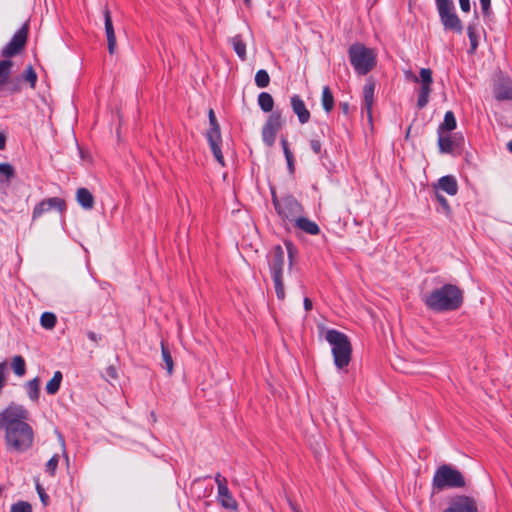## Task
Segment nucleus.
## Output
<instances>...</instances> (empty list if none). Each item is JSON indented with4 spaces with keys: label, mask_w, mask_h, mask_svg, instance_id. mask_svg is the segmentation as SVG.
I'll list each match as a JSON object with an SVG mask.
<instances>
[{
    "label": "nucleus",
    "mask_w": 512,
    "mask_h": 512,
    "mask_svg": "<svg viewBox=\"0 0 512 512\" xmlns=\"http://www.w3.org/2000/svg\"><path fill=\"white\" fill-rule=\"evenodd\" d=\"M51 211L49 206L45 204L43 201L39 202L33 209L32 212V220L35 221L39 217H41L44 213Z\"/></svg>",
    "instance_id": "obj_40"
},
{
    "label": "nucleus",
    "mask_w": 512,
    "mask_h": 512,
    "mask_svg": "<svg viewBox=\"0 0 512 512\" xmlns=\"http://www.w3.org/2000/svg\"><path fill=\"white\" fill-rule=\"evenodd\" d=\"M214 479L217 484V489H219L221 485H227V479L223 477L220 473H216Z\"/></svg>",
    "instance_id": "obj_50"
},
{
    "label": "nucleus",
    "mask_w": 512,
    "mask_h": 512,
    "mask_svg": "<svg viewBox=\"0 0 512 512\" xmlns=\"http://www.w3.org/2000/svg\"><path fill=\"white\" fill-rule=\"evenodd\" d=\"M161 357L163 362L162 367L167 370L169 375H171L174 369V362L172 359L171 352L168 346L164 343V341H161Z\"/></svg>",
    "instance_id": "obj_24"
},
{
    "label": "nucleus",
    "mask_w": 512,
    "mask_h": 512,
    "mask_svg": "<svg viewBox=\"0 0 512 512\" xmlns=\"http://www.w3.org/2000/svg\"><path fill=\"white\" fill-rule=\"evenodd\" d=\"M3 183H4V181L2 179H0V187L2 186Z\"/></svg>",
    "instance_id": "obj_64"
},
{
    "label": "nucleus",
    "mask_w": 512,
    "mask_h": 512,
    "mask_svg": "<svg viewBox=\"0 0 512 512\" xmlns=\"http://www.w3.org/2000/svg\"><path fill=\"white\" fill-rule=\"evenodd\" d=\"M434 188L440 189L446 192L448 195L454 196L458 192V184L454 176L446 175L441 177L437 184L434 185Z\"/></svg>",
    "instance_id": "obj_19"
},
{
    "label": "nucleus",
    "mask_w": 512,
    "mask_h": 512,
    "mask_svg": "<svg viewBox=\"0 0 512 512\" xmlns=\"http://www.w3.org/2000/svg\"><path fill=\"white\" fill-rule=\"evenodd\" d=\"M457 127V121L452 111H447L444 115V120L438 128V134L443 132H450L455 130Z\"/></svg>",
    "instance_id": "obj_22"
},
{
    "label": "nucleus",
    "mask_w": 512,
    "mask_h": 512,
    "mask_svg": "<svg viewBox=\"0 0 512 512\" xmlns=\"http://www.w3.org/2000/svg\"><path fill=\"white\" fill-rule=\"evenodd\" d=\"M507 148H508L509 152L512 153V140L508 142Z\"/></svg>",
    "instance_id": "obj_61"
},
{
    "label": "nucleus",
    "mask_w": 512,
    "mask_h": 512,
    "mask_svg": "<svg viewBox=\"0 0 512 512\" xmlns=\"http://www.w3.org/2000/svg\"><path fill=\"white\" fill-rule=\"evenodd\" d=\"M87 337L93 341V342H98V340L100 339V337L93 331H88L87 332Z\"/></svg>",
    "instance_id": "obj_56"
},
{
    "label": "nucleus",
    "mask_w": 512,
    "mask_h": 512,
    "mask_svg": "<svg viewBox=\"0 0 512 512\" xmlns=\"http://www.w3.org/2000/svg\"><path fill=\"white\" fill-rule=\"evenodd\" d=\"M103 16H104L105 34H106L107 44H108V52L110 55H113L116 52V36H115L111 13H110V10L108 9V7H105V9L103 11Z\"/></svg>",
    "instance_id": "obj_14"
},
{
    "label": "nucleus",
    "mask_w": 512,
    "mask_h": 512,
    "mask_svg": "<svg viewBox=\"0 0 512 512\" xmlns=\"http://www.w3.org/2000/svg\"><path fill=\"white\" fill-rule=\"evenodd\" d=\"M28 411L21 405H10L0 412V429L5 431L7 449L15 452H25L33 445L34 432L25 422Z\"/></svg>",
    "instance_id": "obj_1"
},
{
    "label": "nucleus",
    "mask_w": 512,
    "mask_h": 512,
    "mask_svg": "<svg viewBox=\"0 0 512 512\" xmlns=\"http://www.w3.org/2000/svg\"><path fill=\"white\" fill-rule=\"evenodd\" d=\"M42 201L49 206L50 210L56 209L60 213L66 210V202L60 197H51Z\"/></svg>",
    "instance_id": "obj_31"
},
{
    "label": "nucleus",
    "mask_w": 512,
    "mask_h": 512,
    "mask_svg": "<svg viewBox=\"0 0 512 512\" xmlns=\"http://www.w3.org/2000/svg\"><path fill=\"white\" fill-rule=\"evenodd\" d=\"M11 512H32V506L25 501H19L11 506Z\"/></svg>",
    "instance_id": "obj_42"
},
{
    "label": "nucleus",
    "mask_w": 512,
    "mask_h": 512,
    "mask_svg": "<svg viewBox=\"0 0 512 512\" xmlns=\"http://www.w3.org/2000/svg\"><path fill=\"white\" fill-rule=\"evenodd\" d=\"M6 147V136L3 133H0V150L5 149Z\"/></svg>",
    "instance_id": "obj_57"
},
{
    "label": "nucleus",
    "mask_w": 512,
    "mask_h": 512,
    "mask_svg": "<svg viewBox=\"0 0 512 512\" xmlns=\"http://www.w3.org/2000/svg\"><path fill=\"white\" fill-rule=\"evenodd\" d=\"M291 107L301 124H305L310 120V112L299 95H293L291 97Z\"/></svg>",
    "instance_id": "obj_16"
},
{
    "label": "nucleus",
    "mask_w": 512,
    "mask_h": 512,
    "mask_svg": "<svg viewBox=\"0 0 512 512\" xmlns=\"http://www.w3.org/2000/svg\"><path fill=\"white\" fill-rule=\"evenodd\" d=\"M410 130H411V127H409V128H408V130H407L406 138H408V137H409V135H410Z\"/></svg>",
    "instance_id": "obj_63"
},
{
    "label": "nucleus",
    "mask_w": 512,
    "mask_h": 512,
    "mask_svg": "<svg viewBox=\"0 0 512 512\" xmlns=\"http://www.w3.org/2000/svg\"><path fill=\"white\" fill-rule=\"evenodd\" d=\"M440 22L446 31L462 34L463 23L456 14L452 0H435Z\"/></svg>",
    "instance_id": "obj_7"
},
{
    "label": "nucleus",
    "mask_w": 512,
    "mask_h": 512,
    "mask_svg": "<svg viewBox=\"0 0 512 512\" xmlns=\"http://www.w3.org/2000/svg\"><path fill=\"white\" fill-rule=\"evenodd\" d=\"M463 143L464 137L461 133H455L453 136L438 134V147L441 153H452L455 147H461Z\"/></svg>",
    "instance_id": "obj_13"
},
{
    "label": "nucleus",
    "mask_w": 512,
    "mask_h": 512,
    "mask_svg": "<svg viewBox=\"0 0 512 512\" xmlns=\"http://www.w3.org/2000/svg\"><path fill=\"white\" fill-rule=\"evenodd\" d=\"M420 84L418 99H417V107L418 109H423L429 102V97L432 92V70L429 68H421L420 69V80L418 82Z\"/></svg>",
    "instance_id": "obj_11"
},
{
    "label": "nucleus",
    "mask_w": 512,
    "mask_h": 512,
    "mask_svg": "<svg viewBox=\"0 0 512 512\" xmlns=\"http://www.w3.org/2000/svg\"><path fill=\"white\" fill-rule=\"evenodd\" d=\"M258 104L264 112H271L274 106L273 97L267 92H262L258 96Z\"/></svg>",
    "instance_id": "obj_28"
},
{
    "label": "nucleus",
    "mask_w": 512,
    "mask_h": 512,
    "mask_svg": "<svg viewBox=\"0 0 512 512\" xmlns=\"http://www.w3.org/2000/svg\"><path fill=\"white\" fill-rule=\"evenodd\" d=\"M244 3L246 4V6L250 7L251 6V0H244Z\"/></svg>",
    "instance_id": "obj_62"
},
{
    "label": "nucleus",
    "mask_w": 512,
    "mask_h": 512,
    "mask_svg": "<svg viewBox=\"0 0 512 512\" xmlns=\"http://www.w3.org/2000/svg\"><path fill=\"white\" fill-rule=\"evenodd\" d=\"M105 375L113 380H116L118 378L117 370L114 366H109L105 370Z\"/></svg>",
    "instance_id": "obj_49"
},
{
    "label": "nucleus",
    "mask_w": 512,
    "mask_h": 512,
    "mask_svg": "<svg viewBox=\"0 0 512 512\" xmlns=\"http://www.w3.org/2000/svg\"><path fill=\"white\" fill-rule=\"evenodd\" d=\"M29 32V24L25 23L3 47L1 55L5 58H11L18 55L25 47Z\"/></svg>",
    "instance_id": "obj_9"
},
{
    "label": "nucleus",
    "mask_w": 512,
    "mask_h": 512,
    "mask_svg": "<svg viewBox=\"0 0 512 512\" xmlns=\"http://www.w3.org/2000/svg\"><path fill=\"white\" fill-rule=\"evenodd\" d=\"M294 225L297 229L309 235H318L320 233V228L318 224L306 217H303L302 215H300L298 219H296Z\"/></svg>",
    "instance_id": "obj_20"
},
{
    "label": "nucleus",
    "mask_w": 512,
    "mask_h": 512,
    "mask_svg": "<svg viewBox=\"0 0 512 512\" xmlns=\"http://www.w3.org/2000/svg\"><path fill=\"white\" fill-rule=\"evenodd\" d=\"M13 67V61L10 59H3L0 61V87L5 86L10 79Z\"/></svg>",
    "instance_id": "obj_25"
},
{
    "label": "nucleus",
    "mask_w": 512,
    "mask_h": 512,
    "mask_svg": "<svg viewBox=\"0 0 512 512\" xmlns=\"http://www.w3.org/2000/svg\"><path fill=\"white\" fill-rule=\"evenodd\" d=\"M0 176L4 177L5 182L9 184L16 176L14 167L9 163H0Z\"/></svg>",
    "instance_id": "obj_33"
},
{
    "label": "nucleus",
    "mask_w": 512,
    "mask_h": 512,
    "mask_svg": "<svg viewBox=\"0 0 512 512\" xmlns=\"http://www.w3.org/2000/svg\"><path fill=\"white\" fill-rule=\"evenodd\" d=\"M286 161H287V166H288V169H289V172L292 174L294 173V156L292 154V152H288L286 153Z\"/></svg>",
    "instance_id": "obj_48"
},
{
    "label": "nucleus",
    "mask_w": 512,
    "mask_h": 512,
    "mask_svg": "<svg viewBox=\"0 0 512 512\" xmlns=\"http://www.w3.org/2000/svg\"><path fill=\"white\" fill-rule=\"evenodd\" d=\"M22 79L29 83L31 88H35L37 82V73L31 65H29L24 71Z\"/></svg>",
    "instance_id": "obj_37"
},
{
    "label": "nucleus",
    "mask_w": 512,
    "mask_h": 512,
    "mask_svg": "<svg viewBox=\"0 0 512 512\" xmlns=\"http://www.w3.org/2000/svg\"><path fill=\"white\" fill-rule=\"evenodd\" d=\"M77 202L86 210L94 207V197L87 188H79L76 192Z\"/></svg>",
    "instance_id": "obj_21"
},
{
    "label": "nucleus",
    "mask_w": 512,
    "mask_h": 512,
    "mask_svg": "<svg viewBox=\"0 0 512 512\" xmlns=\"http://www.w3.org/2000/svg\"><path fill=\"white\" fill-rule=\"evenodd\" d=\"M60 440H61V446H62L63 455L66 458V461L68 462L69 458H68V455H67V452H66L64 439L62 437H60Z\"/></svg>",
    "instance_id": "obj_58"
},
{
    "label": "nucleus",
    "mask_w": 512,
    "mask_h": 512,
    "mask_svg": "<svg viewBox=\"0 0 512 512\" xmlns=\"http://www.w3.org/2000/svg\"><path fill=\"white\" fill-rule=\"evenodd\" d=\"M321 103L326 112H330L334 107V97L329 86L323 87Z\"/></svg>",
    "instance_id": "obj_27"
},
{
    "label": "nucleus",
    "mask_w": 512,
    "mask_h": 512,
    "mask_svg": "<svg viewBox=\"0 0 512 512\" xmlns=\"http://www.w3.org/2000/svg\"><path fill=\"white\" fill-rule=\"evenodd\" d=\"M443 512H478V507L473 497L457 495L451 499Z\"/></svg>",
    "instance_id": "obj_12"
},
{
    "label": "nucleus",
    "mask_w": 512,
    "mask_h": 512,
    "mask_svg": "<svg viewBox=\"0 0 512 512\" xmlns=\"http://www.w3.org/2000/svg\"><path fill=\"white\" fill-rule=\"evenodd\" d=\"M231 44L234 48V51L236 54L241 58L242 60H245L246 58V44L242 40V37L240 35H236L232 37Z\"/></svg>",
    "instance_id": "obj_30"
},
{
    "label": "nucleus",
    "mask_w": 512,
    "mask_h": 512,
    "mask_svg": "<svg viewBox=\"0 0 512 512\" xmlns=\"http://www.w3.org/2000/svg\"><path fill=\"white\" fill-rule=\"evenodd\" d=\"M6 85H7V91L10 94L19 93L22 90V85H21V79L20 78H15V79H12V80L9 79L8 83Z\"/></svg>",
    "instance_id": "obj_41"
},
{
    "label": "nucleus",
    "mask_w": 512,
    "mask_h": 512,
    "mask_svg": "<svg viewBox=\"0 0 512 512\" xmlns=\"http://www.w3.org/2000/svg\"><path fill=\"white\" fill-rule=\"evenodd\" d=\"M217 499L219 503L226 509L237 510L238 503L232 496L228 485H221L218 489Z\"/></svg>",
    "instance_id": "obj_17"
},
{
    "label": "nucleus",
    "mask_w": 512,
    "mask_h": 512,
    "mask_svg": "<svg viewBox=\"0 0 512 512\" xmlns=\"http://www.w3.org/2000/svg\"><path fill=\"white\" fill-rule=\"evenodd\" d=\"M466 485L462 473L449 464L440 465L432 479L433 493H439L444 489L462 488Z\"/></svg>",
    "instance_id": "obj_5"
},
{
    "label": "nucleus",
    "mask_w": 512,
    "mask_h": 512,
    "mask_svg": "<svg viewBox=\"0 0 512 512\" xmlns=\"http://www.w3.org/2000/svg\"><path fill=\"white\" fill-rule=\"evenodd\" d=\"M39 385L40 382L38 378L28 381L26 385L28 396L32 401H37L39 398Z\"/></svg>",
    "instance_id": "obj_32"
},
{
    "label": "nucleus",
    "mask_w": 512,
    "mask_h": 512,
    "mask_svg": "<svg viewBox=\"0 0 512 512\" xmlns=\"http://www.w3.org/2000/svg\"><path fill=\"white\" fill-rule=\"evenodd\" d=\"M435 197H436V200L438 201V203L441 205L443 212L445 214H449L451 209H450L447 199L442 194H440L438 191H436Z\"/></svg>",
    "instance_id": "obj_43"
},
{
    "label": "nucleus",
    "mask_w": 512,
    "mask_h": 512,
    "mask_svg": "<svg viewBox=\"0 0 512 512\" xmlns=\"http://www.w3.org/2000/svg\"><path fill=\"white\" fill-rule=\"evenodd\" d=\"M460 8L463 12L467 13L470 11V0H459Z\"/></svg>",
    "instance_id": "obj_51"
},
{
    "label": "nucleus",
    "mask_w": 512,
    "mask_h": 512,
    "mask_svg": "<svg viewBox=\"0 0 512 512\" xmlns=\"http://www.w3.org/2000/svg\"><path fill=\"white\" fill-rule=\"evenodd\" d=\"M270 83V76L268 72L264 69H260L256 72L255 75V84L259 88H265Z\"/></svg>",
    "instance_id": "obj_36"
},
{
    "label": "nucleus",
    "mask_w": 512,
    "mask_h": 512,
    "mask_svg": "<svg viewBox=\"0 0 512 512\" xmlns=\"http://www.w3.org/2000/svg\"><path fill=\"white\" fill-rule=\"evenodd\" d=\"M310 148L315 154L320 155L322 153V143H321L320 139H318V138L311 139L310 140Z\"/></svg>",
    "instance_id": "obj_44"
},
{
    "label": "nucleus",
    "mask_w": 512,
    "mask_h": 512,
    "mask_svg": "<svg viewBox=\"0 0 512 512\" xmlns=\"http://www.w3.org/2000/svg\"><path fill=\"white\" fill-rule=\"evenodd\" d=\"M482 13L485 17L491 14V0H479Z\"/></svg>",
    "instance_id": "obj_45"
},
{
    "label": "nucleus",
    "mask_w": 512,
    "mask_h": 512,
    "mask_svg": "<svg viewBox=\"0 0 512 512\" xmlns=\"http://www.w3.org/2000/svg\"><path fill=\"white\" fill-rule=\"evenodd\" d=\"M325 339L332 347L335 366L340 370L346 368L352 357V345L348 336L336 329H328Z\"/></svg>",
    "instance_id": "obj_3"
},
{
    "label": "nucleus",
    "mask_w": 512,
    "mask_h": 512,
    "mask_svg": "<svg viewBox=\"0 0 512 512\" xmlns=\"http://www.w3.org/2000/svg\"><path fill=\"white\" fill-rule=\"evenodd\" d=\"M289 505L293 512H301L300 509L298 508V506L296 504H294L293 502L289 501Z\"/></svg>",
    "instance_id": "obj_60"
},
{
    "label": "nucleus",
    "mask_w": 512,
    "mask_h": 512,
    "mask_svg": "<svg viewBox=\"0 0 512 512\" xmlns=\"http://www.w3.org/2000/svg\"><path fill=\"white\" fill-rule=\"evenodd\" d=\"M208 117H209V123H210L211 128L207 132V138H209L211 136H214V134L218 135V136H221V134H220V127H219V124L217 122V119H216V116H215V113H214L213 109L209 110Z\"/></svg>",
    "instance_id": "obj_35"
},
{
    "label": "nucleus",
    "mask_w": 512,
    "mask_h": 512,
    "mask_svg": "<svg viewBox=\"0 0 512 512\" xmlns=\"http://www.w3.org/2000/svg\"><path fill=\"white\" fill-rule=\"evenodd\" d=\"M284 222L294 223L303 214L302 204L292 195L281 198V204L275 209Z\"/></svg>",
    "instance_id": "obj_8"
},
{
    "label": "nucleus",
    "mask_w": 512,
    "mask_h": 512,
    "mask_svg": "<svg viewBox=\"0 0 512 512\" xmlns=\"http://www.w3.org/2000/svg\"><path fill=\"white\" fill-rule=\"evenodd\" d=\"M467 34L470 41L469 53L474 54L478 48L479 35L476 31V27L473 23H470L467 27Z\"/></svg>",
    "instance_id": "obj_29"
},
{
    "label": "nucleus",
    "mask_w": 512,
    "mask_h": 512,
    "mask_svg": "<svg viewBox=\"0 0 512 512\" xmlns=\"http://www.w3.org/2000/svg\"><path fill=\"white\" fill-rule=\"evenodd\" d=\"M494 97L498 101L512 100V82L507 78L498 79L493 88Z\"/></svg>",
    "instance_id": "obj_15"
},
{
    "label": "nucleus",
    "mask_w": 512,
    "mask_h": 512,
    "mask_svg": "<svg viewBox=\"0 0 512 512\" xmlns=\"http://www.w3.org/2000/svg\"><path fill=\"white\" fill-rule=\"evenodd\" d=\"M375 83L368 81L363 88V110L367 112L369 119L372 118V107L374 101Z\"/></svg>",
    "instance_id": "obj_18"
},
{
    "label": "nucleus",
    "mask_w": 512,
    "mask_h": 512,
    "mask_svg": "<svg viewBox=\"0 0 512 512\" xmlns=\"http://www.w3.org/2000/svg\"><path fill=\"white\" fill-rule=\"evenodd\" d=\"M271 198L274 208L276 209L281 204V198H278L274 189L271 190Z\"/></svg>",
    "instance_id": "obj_52"
},
{
    "label": "nucleus",
    "mask_w": 512,
    "mask_h": 512,
    "mask_svg": "<svg viewBox=\"0 0 512 512\" xmlns=\"http://www.w3.org/2000/svg\"><path fill=\"white\" fill-rule=\"evenodd\" d=\"M303 304L306 311H310L313 307L312 301L308 297L304 298Z\"/></svg>",
    "instance_id": "obj_55"
},
{
    "label": "nucleus",
    "mask_w": 512,
    "mask_h": 512,
    "mask_svg": "<svg viewBox=\"0 0 512 512\" xmlns=\"http://www.w3.org/2000/svg\"><path fill=\"white\" fill-rule=\"evenodd\" d=\"M36 490H37V493L39 494L41 502L46 506L49 501V496L46 494L44 488L38 483L36 485Z\"/></svg>",
    "instance_id": "obj_46"
},
{
    "label": "nucleus",
    "mask_w": 512,
    "mask_h": 512,
    "mask_svg": "<svg viewBox=\"0 0 512 512\" xmlns=\"http://www.w3.org/2000/svg\"><path fill=\"white\" fill-rule=\"evenodd\" d=\"M12 368L17 376H23L26 372L25 360L22 356L17 355L12 360Z\"/></svg>",
    "instance_id": "obj_34"
},
{
    "label": "nucleus",
    "mask_w": 512,
    "mask_h": 512,
    "mask_svg": "<svg viewBox=\"0 0 512 512\" xmlns=\"http://www.w3.org/2000/svg\"><path fill=\"white\" fill-rule=\"evenodd\" d=\"M63 375L60 371H56L52 379L46 384V392L49 395H55L61 386Z\"/></svg>",
    "instance_id": "obj_26"
},
{
    "label": "nucleus",
    "mask_w": 512,
    "mask_h": 512,
    "mask_svg": "<svg viewBox=\"0 0 512 512\" xmlns=\"http://www.w3.org/2000/svg\"><path fill=\"white\" fill-rule=\"evenodd\" d=\"M58 463H59V455H58V454H55V455H53V456L48 460V462L46 463V465H45V471H46L50 476H55L56 469H57V467H58Z\"/></svg>",
    "instance_id": "obj_39"
},
{
    "label": "nucleus",
    "mask_w": 512,
    "mask_h": 512,
    "mask_svg": "<svg viewBox=\"0 0 512 512\" xmlns=\"http://www.w3.org/2000/svg\"><path fill=\"white\" fill-rule=\"evenodd\" d=\"M422 301L433 312H450L462 306L464 293L458 286L447 283L423 295Z\"/></svg>",
    "instance_id": "obj_2"
},
{
    "label": "nucleus",
    "mask_w": 512,
    "mask_h": 512,
    "mask_svg": "<svg viewBox=\"0 0 512 512\" xmlns=\"http://www.w3.org/2000/svg\"><path fill=\"white\" fill-rule=\"evenodd\" d=\"M285 246H286L287 252H288L289 265L291 266L292 263H293V257H294V254L296 252V249H295V246L293 245V243L290 242V241H286L285 242Z\"/></svg>",
    "instance_id": "obj_47"
},
{
    "label": "nucleus",
    "mask_w": 512,
    "mask_h": 512,
    "mask_svg": "<svg viewBox=\"0 0 512 512\" xmlns=\"http://www.w3.org/2000/svg\"><path fill=\"white\" fill-rule=\"evenodd\" d=\"M56 316L51 312H44L41 315L40 323L46 329H52L56 324Z\"/></svg>",
    "instance_id": "obj_38"
},
{
    "label": "nucleus",
    "mask_w": 512,
    "mask_h": 512,
    "mask_svg": "<svg viewBox=\"0 0 512 512\" xmlns=\"http://www.w3.org/2000/svg\"><path fill=\"white\" fill-rule=\"evenodd\" d=\"M208 139L209 145L217 162L224 166V157L220 148L221 136L215 135Z\"/></svg>",
    "instance_id": "obj_23"
},
{
    "label": "nucleus",
    "mask_w": 512,
    "mask_h": 512,
    "mask_svg": "<svg viewBox=\"0 0 512 512\" xmlns=\"http://www.w3.org/2000/svg\"><path fill=\"white\" fill-rule=\"evenodd\" d=\"M267 261L276 297L278 300L283 301L285 299L286 294L283 282L285 253L282 246H274L267 256Z\"/></svg>",
    "instance_id": "obj_4"
},
{
    "label": "nucleus",
    "mask_w": 512,
    "mask_h": 512,
    "mask_svg": "<svg viewBox=\"0 0 512 512\" xmlns=\"http://www.w3.org/2000/svg\"><path fill=\"white\" fill-rule=\"evenodd\" d=\"M340 107L343 111V113L347 114L348 111H349V105L348 103L344 102V103H340Z\"/></svg>",
    "instance_id": "obj_59"
},
{
    "label": "nucleus",
    "mask_w": 512,
    "mask_h": 512,
    "mask_svg": "<svg viewBox=\"0 0 512 512\" xmlns=\"http://www.w3.org/2000/svg\"><path fill=\"white\" fill-rule=\"evenodd\" d=\"M282 127V116L281 112L276 110L270 114L266 123L262 128V139L263 142L268 146L272 147L275 143L276 135Z\"/></svg>",
    "instance_id": "obj_10"
},
{
    "label": "nucleus",
    "mask_w": 512,
    "mask_h": 512,
    "mask_svg": "<svg viewBox=\"0 0 512 512\" xmlns=\"http://www.w3.org/2000/svg\"><path fill=\"white\" fill-rule=\"evenodd\" d=\"M351 65L359 75H366L376 66V56L372 49L361 43L352 44L348 50Z\"/></svg>",
    "instance_id": "obj_6"
},
{
    "label": "nucleus",
    "mask_w": 512,
    "mask_h": 512,
    "mask_svg": "<svg viewBox=\"0 0 512 512\" xmlns=\"http://www.w3.org/2000/svg\"><path fill=\"white\" fill-rule=\"evenodd\" d=\"M281 144H282L284 155L286 156V153L291 152V150L289 148L288 141L286 140V138H282L281 139Z\"/></svg>",
    "instance_id": "obj_54"
},
{
    "label": "nucleus",
    "mask_w": 512,
    "mask_h": 512,
    "mask_svg": "<svg viewBox=\"0 0 512 512\" xmlns=\"http://www.w3.org/2000/svg\"><path fill=\"white\" fill-rule=\"evenodd\" d=\"M405 76H406V79L411 80V81H413L415 83H418L419 80H420V75L416 76L415 74H413L412 71H406L405 72Z\"/></svg>",
    "instance_id": "obj_53"
}]
</instances>
